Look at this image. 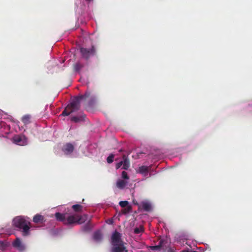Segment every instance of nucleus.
Masks as SVG:
<instances>
[{"instance_id":"obj_19","label":"nucleus","mask_w":252,"mask_h":252,"mask_svg":"<svg viewBox=\"0 0 252 252\" xmlns=\"http://www.w3.org/2000/svg\"><path fill=\"white\" fill-rule=\"evenodd\" d=\"M72 209L75 212L80 213L82 212L83 206L79 204H75L72 206Z\"/></svg>"},{"instance_id":"obj_30","label":"nucleus","mask_w":252,"mask_h":252,"mask_svg":"<svg viewBox=\"0 0 252 252\" xmlns=\"http://www.w3.org/2000/svg\"><path fill=\"white\" fill-rule=\"evenodd\" d=\"M123 150L122 149H121V150H119V152H123Z\"/></svg>"},{"instance_id":"obj_24","label":"nucleus","mask_w":252,"mask_h":252,"mask_svg":"<svg viewBox=\"0 0 252 252\" xmlns=\"http://www.w3.org/2000/svg\"><path fill=\"white\" fill-rule=\"evenodd\" d=\"M115 155L113 154H110L107 158V161L108 163H111L114 161Z\"/></svg>"},{"instance_id":"obj_29","label":"nucleus","mask_w":252,"mask_h":252,"mask_svg":"<svg viewBox=\"0 0 252 252\" xmlns=\"http://www.w3.org/2000/svg\"><path fill=\"white\" fill-rule=\"evenodd\" d=\"M182 252H189L188 251L184 250V251H182Z\"/></svg>"},{"instance_id":"obj_15","label":"nucleus","mask_w":252,"mask_h":252,"mask_svg":"<svg viewBox=\"0 0 252 252\" xmlns=\"http://www.w3.org/2000/svg\"><path fill=\"white\" fill-rule=\"evenodd\" d=\"M140 207L145 211H150L151 209V204L147 202H142Z\"/></svg>"},{"instance_id":"obj_13","label":"nucleus","mask_w":252,"mask_h":252,"mask_svg":"<svg viewBox=\"0 0 252 252\" xmlns=\"http://www.w3.org/2000/svg\"><path fill=\"white\" fill-rule=\"evenodd\" d=\"M94 239L97 242L100 241L102 239V234L100 231L94 232L93 235Z\"/></svg>"},{"instance_id":"obj_31","label":"nucleus","mask_w":252,"mask_h":252,"mask_svg":"<svg viewBox=\"0 0 252 252\" xmlns=\"http://www.w3.org/2000/svg\"><path fill=\"white\" fill-rule=\"evenodd\" d=\"M87 1H91L92 0H86Z\"/></svg>"},{"instance_id":"obj_14","label":"nucleus","mask_w":252,"mask_h":252,"mask_svg":"<svg viewBox=\"0 0 252 252\" xmlns=\"http://www.w3.org/2000/svg\"><path fill=\"white\" fill-rule=\"evenodd\" d=\"M85 115L84 114L81 115L80 116H73L71 118V121L75 123H78L80 121L84 120Z\"/></svg>"},{"instance_id":"obj_17","label":"nucleus","mask_w":252,"mask_h":252,"mask_svg":"<svg viewBox=\"0 0 252 252\" xmlns=\"http://www.w3.org/2000/svg\"><path fill=\"white\" fill-rule=\"evenodd\" d=\"M127 182L123 180H119L117 182L116 186L120 189H123L126 186Z\"/></svg>"},{"instance_id":"obj_7","label":"nucleus","mask_w":252,"mask_h":252,"mask_svg":"<svg viewBox=\"0 0 252 252\" xmlns=\"http://www.w3.org/2000/svg\"><path fill=\"white\" fill-rule=\"evenodd\" d=\"M62 150L65 155H68L71 154L73 152L74 147L71 143H67L63 145Z\"/></svg>"},{"instance_id":"obj_2","label":"nucleus","mask_w":252,"mask_h":252,"mask_svg":"<svg viewBox=\"0 0 252 252\" xmlns=\"http://www.w3.org/2000/svg\"><path fill=\"white\" fill-rule=\"evenodd\" d=\"M55 218L58 221L63 222L64 224H71L73 223L82 224L88 220V216L84 214L82 216L77 214L67 216L66 213H56Z\"/></svg>"},{"instance_id":"obj_25","label":"nucleus","mask_w":252,"mask_h":252,"mask_svg":"<svg viewBox=\"0 0 252 252\" xmlns=\"http://www.w3.org/2000/svg\"><path fill=\"white\" fill-rule=\"evenodd\" d=\"M128 204V201H121L119 202V204L121 207L124 208L126 207Z\"/></svg>"},{"instance_id":"obj_6","label":"nucleus","mask_w":252,"mask_h":252,"mask_svg":"<svg viewBox=\"0 0 252 252\" xmlns=\"http://www.w3.org/2000/svg\"><path fill=\"white\" fill-rule=\"evenodd\" d=\"M13 142L17 145L23 146L27 144V139L23 135H16L13 138Z\"/></svg>"},{"instance_id":"obj_21","label":"nucleus","mask_w":252,"mask_h":252,"mask_svg":"<svg viewBox=\"0 0 252 252\" xmlns=\"http://www.w3.org/2000/svg\"><path fill=\"white\" fill-rule=\"evenodd\" d=\"M8 246V244L4 241H0V250L4 251L6 247Z\"/></svg>"},{"instance_id":"obj_18","label":"nucleus","mask_w":252,"mask_h":252,"mask_svg":"<svg viewBox=\"0 0 252 252\" xmlns=\"http://www.w3.org/2000/svg\"><path fill=\"white\" fill-rule=\"evenodd\" d=\"M149 167L146 166H141L139 168L138 172L142 174H147L149 171Z\"/></svg>"},{"instance_id":"obj_10","label":"nucleus","mask_w":252,"mask_h":252,"mask_svg":"<svg viewBox=\"0 0 252 252\" xmlns=\"http://www.w3.org/2000/svg\"><path fill=\"white\" fill-rule=\"evenodd\" d=\"M167 243V242L166 240L161 239L159 240L158 245L150 246V248L151 250L153 251H159L161 250Z\"/></svg>"},{"instance_id":"obj_23","label":"nucleus","mask_w":252,"mask_h":252,"mask_svg":"<svg viewBox=\"0 0 252 252\" xmlns=\"http://www.w3.org/2000/svg\"><path fill=\"white\" fill-rule=\"evenodd\" d=\"M144 231L143 227L140 226L139 227H136L134 229V232L135 234H139Z\"/></svg>"},{"instance_id":"obj_5","label":"nucleus","mask_w":252,"mask_h":252,"mask_svg":"<svg viewBox=\"0 0 252 252\" xmlns=\"http://www.w3.org/2000/svg\"><path fill=\"white\" fill-rule=\"evenodd\" d=\"M121 234L119 232L115 231L111 236L112 245L124 244V242L121 239Z\"/></svg>"},{"instance_id":"obj_3","label":"nucleus","mask_w":252,"mask_h":252,"mask_svg":"<svg viewBox=\"0 0 252 252\" xmlns=\"http://www.w3.org/2000/svg\"><path fill=\"white\" fill-rule=\"evenodd\" d=\"M13 223L16 227L21 230L23 236H26L30 234V222L23 217L18 216L15 218L13 220Z\"/></svg>"},{"instance_id":"obj_26","label":"nucleus","mask_w":252,"mask_h":252,"mask_svg":"<svg viewBox=\"0 0 252 252\" xmlns=\"http://www.w3.org/2000/svg\"><path fill=\"white\" fill-rule=\"evenodd\" d=\"M122 176L125 179H128L129 177L127 175V173L126 171H123L122 173Z\"/></svg>"},{"instance_id":"obj_11","label":"nucleus","mask_w":252,"mask_h":252,"mask_svg":"<svg viewBox=\"0 0 252 252\" xmlns=\"http://www.w3.org/2000/svg\"><path fill=\"white\" fill-rule=\"evenodd\" d=\"M123 167L122 168L125 170H127L130 166V161L127 156L126 155H123Z\"/></svg>"},{"instance_id":"obj_12","label":"nucleus","mask_w":252,"mask_h":252,"mask_svg":"<svg viewBox=\"0 0 252 252\" xmlns=\"http://www.w3.org/2000/svg\"><path fill=\"white\" fill-rule=\"evenodd\" d=\"M33 221L35 223H42L45 221V218L42 215L36 214L33 218Z\"/></svg>"},{"instance_id":"obj_28","label":"nucleus","mask_w":252,"mask_h":252,"mask_svg":"<svg viewBox=\"0 0 252 252\" xmlns=\"http://www.w3.org/2000/svg\"><path fill=\"white\" fill-rule=\"evenodd\" d=\"M167 252H175V250L173 248H169Z\"/></svg>"},{"instance_id":"obj_9","label":"nucleus","mask_w":252,"mask_h":252,"mask_svg":"<svg viewBox=\"0 0 252 252\" xmlns=\"http://www.w3.org/2000/svg\"><path fill=\"white\" fill-rule=\"evenodd\" d=\"M13 247L16 248L19 251L22 252L25 249V246L22 243L20 239L19 238H16V239L12 243Z\"/></svg>"},{"instance_id":"obj_20","label":"nucleus","mask_w":252,"mask_h":252,"mask_svg":"<svg viewBox=\"0 0 252 252\" xmlns=\"http://www.w3.org/2000/svg\"><path fill=\"white\" fill-rule=\"evenodd\" d=\"M93 226L91 224L90 221H89L86 224H85L82 227V229L85 231H90Z\"/></svg>"},{"instance_id":"obj_4","label":"nucleus","mask_w":252,"mask_h":252,"mask_svg":"<svg viewBox=\"0 0 252 252\" xmlns=\"http://www.w3.org/2000/svg\"><path fill=\"white\" fill-rule=\"evenodd\" d=\"M80 52L81 57L85 60L88 61L91 57L95 55L96 50L94 46L93 45L90 48L80 47Z\"/></svg>"},{"instance_id":"obj_22","label":"nucleus","mask_w":252,"mask_h":252,"mask_svg":"<svg viewBox=\"0 0 252 252\" xmlns=\"http://www.w3.org/2000/svg\"><path fill=\"white\" fill-rule=\"evenodd\" d=\"M83 66V64L77 63L74 65V69L76 71H79Z\"/></svg>"},{"instance_id":"obj_1","label":"nucleus","mask_w":252,"mask_h":252,"mask_svg":"<svg viewBox=\"0 0 252 252\" xmlns=\"http://www.w3.org/2000/svg\"><path fill=\"white\" fill-rule=\"evenodd\" d=\"M82 100L88 101L87 103L85 104L86 106L91 107L94 105L95 98L94 95H91V93L89 92H86L83 95L76 96L72 101L66 106L61 115L67 116L69 115L71 113L79 110L80 108V102Z\"/></svg>"},{"instance_id":"obj_16","label":"nucleus","mask_w":252,"mask_h":252,"mask_svg":"<svg viewBox=\"0 0 252 252\" xmlns=\"http://www.w3.org/2000/svg\"><path fill=\"white\" fill-rule=\"evenodd\" d=\"M31 116L29 114L25 115L22 118L21 121L25 125H28L31 123Z\"/></svg>"},{"instance_id":"obj_8","label":"nucleus","mask_w":252,"mask_h":252,"mask_svg":"<svg viewBox=\"0 0 252 252\" xmlns=\"http://www.w3.org/2000/svg\"><path fill=\"white\" fill-rule=\"evenodd\" d=\"M111 252H128L124 244L112 245Z\"/></svg>"},{"instance_id":"obj_27","label":"nucleus","mask_w":252,"mask_h":252,"mask_svg":"<svg viewBox=\"0 0 252 252\" xmlns=\"http://www.w3.org/2000/svg\"><path fill=\"white\" fill-rule=\"evenodd\" d=\"M123 162L122 161H121L120 162L117 163L116 165V168L117 169L120 168L122 165H123Z\"/></svg>"}]
</instances>
